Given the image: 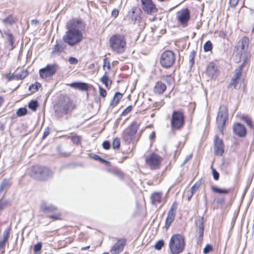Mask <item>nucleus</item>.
<instances>
[{"label":"nucleus","mask_w":254,"mask_h":254,"mask_svg":"<svg viewBox=\"0 0 254 254\" xmlns=\"http://www.w3.org/2000/svg\"><path fill=\"white\" fill-rule=\"evenodd\" d=\"M185 122L184 113L181 111H174L172 115L171 125L172 128L178 129L181 128Z\"/></svg>","instance_id":"4"},{"label":"nucleus","mask_w":254,"mask_h":254,"mask_svg":"<svg viewBox=\"0 0 254 254\" xmlns=\"http://www.w3.org/2000/svg\"><path fill=\"white\" fill-rule=\"evenodd\" d=\"M57 209V207L52 205L48 204L46 202H43L41 205V210L44 212H50L55 211Z\"/></svg>","instance_id":"23"},{"label":"nucleus","mask_w":254,"mask_h":254,"mask_svg":"<svg viewBox=\"0 0 254 254\" xmlns=\"http://www.w3.org/2000/svg\"><path fill=\"white\" fill-rule=\"evenodd\" d=\"M41 178L40 180L47 179L49 177L52 175V172L47 168L42 167Z\"/></svg>","instance_id":"25"},{"label":"nucleus","mask_w":254,"mask_h":254,"mask_svg":"<svg viewBox=\"0 0 254 254\" xmlns=\"http://www.w3.org/2000/svg\"><path fill=\"white\" fill-rule=\"evenodd\" d=\"M3 22L5 23H7V24H12L14 21V20L13 19V18L12 16H8L7 18H5L4 20H3Z\"/></svg>","instance_id":"44"},{"label":"nucleus","mask_w":254,"mask_h":254,"mask_svg":"<svg viewBox=\"0 0 254 254\" xmlns=\"http://www.w3.org/2000/svg\"><path fill=\"white\" fill-rule=\"evenodd\" d=\"M169 249L172 254H179L184 250L185 247V238L180 234L172 236L169 241Z\"/></svg>","instance_id":"3"},{"label":"nucleus","mask_w":254,"mask_h":254,"mask_svg":"<svg viewBox=\"0 0 254 254\" xmlns=\"http://www.w3.org/2000/svg\"><path fill=\"white\" fill-rule=\"evenodd\" d=\"M71 140L74 143L77 144L80 142V138L77 136H73L71 137Z\"/></svg>","instance_id":"49"},{"label":"nucleus","mask_w":254,"mask_h":254,"mask_svg":"<svg viewBox=\"0 0 254 254\" xmlns=\"http://www.w3.org/2000/svg\"><path fill=\"white\" fill-rule=\"evenodd\" d=\"M27 114V109L24 108H21L19 109L17 112L16 114L19 117L23 116Z\"/></svg>","instance_id":"38"},{"label":"nucleus","mask_w":254,"mask_h":254,"mask_svg":"<svg viewBox=\"0 0 254 254\" xmlns=\"http://www.w3.org/2000/svg\"><path fill=\"white\" fill-rule=\"evenodd\" d=\"M200 182H197L191 187L190 189L191 194L190 196L189 197V199H190L193 195L194 192L198 189L200 186Z\"/></svg>","instance_id":"30"},{"label":"nucleus","mask_w":254,"mask_h":254,"mask_svg":"<svg viewBox=\"0 0 254 254\" xmlns=\"http://www.w3.org/2000/svg\"><path fill=\"white\" fill-rule=\"evenodd\" d=\"M242 119L244 121H245L246 124H247V125L250 127V128H253V124H252V122L251 121V120H250V119L248 117H242Z\"/></svg>","instance_id":"41"},{"label":"nucleus","mask_w":254,"mask_h":254,"mask_svg":"<svg viewBox=\"0 0 254 254\" xmlns=\"http://www.w3.org/2000/svg\"><path fill=\"white\" fill-rule=\"evenodd\" d=\"M177 209V203L176 202H174L171 205V207H170L169 210L168 212L167 216L165 222V227L166 229L169 228V227L170 226L171 224L174 221L176 216Z\"/></svg>","instance_id":"10"},{"label":"nucleus","mask_w":254,"mask_h":254,"mask_svg":"<svg viewBox=\"0 0 254 254\" xmlns=\"http://www.w3.org/2000/svg\"><path fill=\"white\" fill-rule=\"evenodd\" d=\"M57 70V66L55 64L48 65L45 68L41 69L39 71L40 76L46 78L53 76Z\"/></svg>","instance_id":"12"},{"label":"nucleus","mask_w":254,"mask_h":254,"mask_svg":"<svg viewBox=\"0 0 254 254\" xmlns=\"http://www.w3.org/2000/svg\"><path fill=\"white\" fill-rule=\"evenodd\" d=\"M99 161H100V162H103V163H105L106 164H108L109 163V162H108L107 161H106V160L101 158V157H100V159H99Z\"/></svg>","instance_id":"62"},{"label":"nucleus","mask_w":254,"mask_h":254,"mask_svg":"<svg viewBox=\"0 0 254 254\" xmlns=\"http://www.w3.org/2000/svg\"><path fill=\"white\" fill-rule=\"evenodd\" d=\"M3 98L2 97L0 96V106L2 105V104L3 103Z\"/></svg>","instance_id":"64"},{"label":"nucleus","mask_w":254,"mask_h":254,"mask_svg":"<svg viewBox=\"0 0 254 254\" xmlns=\"http://www.w3.org/2000/svg\"><path fill=\"white\" fill-rule=\"evenodd\" d=\"M166 89V86L165 83L161 81L157 82L154 88V91L157 94H162Z\"/></svg>","instance_id":"21"},{"label":"nucleus","mask_w":254,"mask_h":254,"mask_svg":"<svg viewBox=\"0 0 254 254\" xmlns=\"http://www.w3.org/2000/svg\"><path fill=\"white\" fill-rule=\"evenodd\" d=\"M110 48L112 51L118 54L124 53L127 48L126 39L122 34H115L112 36L109 41Z\"/></svg>","instance_id":"2"},{"label":"nucleus","mask_w":254,"mask_h":254,"mask_svg":"<svg viewBox=\"0 0 254 254\" xmlns=\"http://www.w3.org/2000/svg\"><path fill=\"white\" fill-rule=\"evenodd\" d=\"M175 61L174 53L171 51H166L161 55L160 64L165 67H170L173 64Z\"/></svg>","instance_id":"6"},{"label":"nucleus","mask_w":254,"mask_h":254,"mask_svg":"<svg viewBox=\"0 0 254 254\" xmlns=\"http://www.w3.org/2000/svg\"><path fill=\"white\" fill-rule=\"evenodd\" d=\"M10 231V228H6L3 232L2 240L4 241L7 242L9 238V234Z\"/></svg>","instance_id":"32"},{"label":"nucleus","mask_w":254,"mask_h":254,"mask_svg":"<svg viewBox=\"0 0 254 254\" xmlns=\"http://www.w3.org/2000/svg\"><path fill=\"white\" fill-rule=\"evenodd\" d=\"M132 109V107L131 106H128L127 108H126L122 113L123 115H126L127 114L129 113Z\"/></svg>","instance_id":"47"},{"label":"nucleus","mask_w":254,"mask_h":254,"mask_svg":"<svg viewBox=\"0 0 254 254\" xmlns=\"http://www.w3.org/2000/svg\"><path fill=\"white\" fill-rule=\"evenodd\" d=\"M190 58V63L192 65L194 62V55L193 53L191 54Z\"/></svg>","instance_id":"57"},{"label":"nucleus","mask_w":254,"mask_h":254,"mask_svg":"<svg viewBox=\"0 0 254 254\" xmlns=\"http://www.w3.org/2000/svg\"><path fill=\"white\" fill-rule=\"evenodd\" d=\"M103 147L105 149H109L110 147V143L109 141H105L103 143Z\"/></svg>","instance_id":"50"},{"label":"nucleus","mask_w":254,"mask_h":254,"mask_svg":"<svg viewBox=\"0 0 254 254\" xmlns=\"http://www.w3.org/2000/svg\"><path fill=\"white\" fill-rule=\"evenodd\" d=\"M63 51V48L62 45L57 44L54 46L53 50L52 51V55L53 56L59 55Z\"/></svg>","instance_id":"28"},{"label":"nucleus","mask_w":254,"mask_h":254,"mask_svg":"<svg viewBox=\"0 0 254 254\" xmlns=\"http://www.w3.org/2000/svg\"><path fill=\"white\" fill-rule=\"evenodd\" d=\"M214 154L216 155L221 156L224 152V146L222 139L215 136L214 140Z\"/></svg>","instance_id":"14"},{"label":"nucleus","mask_w":254,"mask_h":254,"mask_svg":"<svg viewBox=\"0 0 254 254\" xmlns=\"http://www.w3.org/2000/svg\"><path fill=\"white\" fill-rule=\"evenodd\" d=\"M60 215L58 214V215H52L51 216V217L54 219H58L60 218Z\"/></svg>","instance_id":"60"},{"label":"nucleus","mask_w":254,"mask_h":254,"mask_svg":"<svg viewBox=\"0 0 254 254\" xmlns=\"http://www.w3.org/2000/svg\"><path fill=\"white\" fill-rule=\"evenodd\" d=\"M233 131L238 136L243 137L246 136L247 130L244 125L237 123L233 126Z\"/></svg>","instance_id":"16"},{"label":"nucleus","mask_w":254,"mask_h":254,"mask_svg":"<svg viewBox=\"0 0 254 254\" xmlns=\"http://www.w3.org/2000/svg\"><path fill=\"white\" fill-rule=\"evenodd\" d=\"M108 71H105L103 76L101 78L102 82L105 84L106 88H109L111 85L112 81L110 80L107 75Z\"/></svg>","instance_id":"27"},{"label":"nucleus","mask_w":254,"mask_h":254,"mask_svg":"<svg viewBox=\"0 0 254 254\" xmlns=\"http://www.w3.org/2000/svg\"><path fill=\"white\" fill-rule=\"evenodd\" d=\"M42 167L39 166H33L30 172V175L31 177L40 180L41 178Z\"/></svg>","instance_id":"18"},{"label":"nucleus","mask_w":254,"mask_h":254,"mask_svg":"<svg viewBox=\"0 0 254 254\" xmlns=\"http://www.w3.org/2000/svg\"><path fill=\"white\" fill-rule=\"evenodd\" d=\"M119 15V11L117 9H114L112 10V15L115 18L117 17V16Z\"/></svg>","instance_id":"54"},{"label":"nucleus","mask_w":254,"mask_h":254,"mask_svg":"<svg viewBox=\"0 0 254 254\" xmlns=\"http://www.w3.org/2000/svg\"><path fill=\"white\" fill-rule=\"evenodd\" d=\"M35 88L36 90H37L38 89V85H32V86H30V88Z\"/></svg>","instance_id":"63"},{"label":"nucleus","mask_w":254,"mask_h":254,"mask_svg":"<svg viewBox=\"0 0 254 254\" xmlns=\"http://www.w3.org/2000/svg\"><path fill=\"white\" fill-rule=\"evenodd\" d=\"M92 158L96 160H99V159H100V157L96 154L93 155Z\"/></svg>","instance_id":"59"},{"label":"nucleus","mask_w":254,"mask_h":254,"mask_svg":"<svg viewBox=\"0 0 254 254\" xmlns=\"http://www.w3.org/2000/svg\"><path fill=\"white\" fill-rule=\"evenodd\" d=\"M242 69H241V67H239L235 70V72L234 74V75L239 77V78H241L242 75Z\"/></svg>","instance_id":"46"},{"label":"nucleus","mask_w":254,"mask_h":254,"mask_svg":"<svg viewBox=\"0 0 254 254\" xmlns=\"http://www.w3.org/2000/svg\"><path fill=\"white\" fill-rule=\"evenodd\" d=\"M28 75V72L26 70H22L20 73L16 74L17 78L23 79Z\"/></svg>","instance_id":"37"},{"label":"nucleus","mask_w":254,"mask_h":254,"mask_svg":"<svg viewBox=\"0 0 254 254\" xmlns=\"http://www.w3.org/2000/svg\"><path fill=\"white\" fill-rule=\"evenodd\" d=\"M38 103L36 101H33L30 102L28 105L29 108L33 111H35L38 107Z\"/></svg>","instance_id":"36"},{"label":"nucleus","mask_w":254,"mask_h":254,"mask_svg":"<svg viewBox=\"0 0 254 254\" xmlns=\"http://www.w3.org/2000/svg\"><path fill=\"white\" fill-rule=\"evenodd\" d=\"M162 158L158 155L152 153L146 157L145 162L151 169L155 170L159 168Z\"/></svg>","instance_id":"7"},{"label":"nucleus","mask_w":254,"mask_h":254,"mask_svg":"<svg viewBox=\"0 0 254 254\" xmlns=\"http://www.w3.org/2000/svg\"><path fill=\"white\" fill-rule=\"evenodd\" d=\"M7 242L4 241L2 240H0V250L4 247L5 243Z\"/></svg>","instance_id":"55"},{"label":"nucleus","mask_w":254,"mask_h":254,"mask_svg":"<svg viewBox=\"0 0 254 254\" xmlns=\"http://www.w3.org/2000/svg\"><path fill=\"white\" fill-rule=\"evenodd\" d=\"M120 145V140L118 138H116L114 139L112 146L114 149H118Z\"/></svg>","instance_id":"39"},{"label":"nucleus","mask_w":254,"mask_h":254,"mask_svg":"<svg viewBox=\"0 0 254 254\" xmlns=\"http://www.w3.org/2000/svg\"><path fill=\"white\" fill-rule=\"evenodd\" d=\"M196 225L197 227L196 232L199 235V237L201 238L203 236L204 232V225L203 222V218L199 217L196 220Z\"/></svg>","instance_id":"20"},{"label":"nucleus","mask_w":254,"mask_h":254,"mask_svg":"<svg viewBox=\"0 0 254 254\" xmlns=\"http://www.w3.org/2000/svg\"><path fill=\"white\" fill-rule=\"evenodd\" d=\"M99 94L101 97L105 98L107 95V92L105 89L103 88L101 86H99Z\"/></svg>","instance_id":"42"},{"label":"nucleus","mask_w":254,"mask_h":254,"mask_svg":"<svg viewBox=\"0 0 254 254\" xmlns=\"http://www.w3.org/2000/svg\"><path fill=\"white\" fill-rule=\"evenodd\" d=\"M211 189L214 192L219 193L227 194L230 191V190L221 189L217 188L214 186H212Z\"/></svg>","instance_id":"31"},{"label":"nucleus","mask_w":254,"mask_h":254,"mask_svg":"<svg viewBox=\"0 0 254 254\" xmlns=\"http://www.w3.org/2000/svg\"><path fill=\"white\" fill-rule=\"evenodd\" d=\"M67 30L63 37V41L70 46L80 43L83 39L82 31L84 28L81 20H72L67 24Z\"/></svg>","instance_id":"1"},{"label":"nucleus","mask_w":254,"mask_h":254,"mask_svg":"<svg viewBox=\"0 0 254 254\" xmlns=\"http://www.w3.org/2000/svg\"><path fill=\"white\" fill-rule=\"evenodd\" d=\"M249 38L247 37L242 38L238 43L236 46L237 50L241 54L247 50L249 46Z\"/></svg>","instance_id":"15"},{"label":"nucleus","mask_w":254,"mask_h":254,"mask_svg":"<svg viewBox=\"0 0 254 254\" xmlns=\"http://www.w3.org/2000/svg\"><path fill=\"white\" fill-rule=\"evenodd\" d=\"M68 61L70 64H76L78 63L77 59L73 57L69 58Z\"/></svg>","instance_id":"51"},{"label":"nucleus","mask_w":254,"mask_h":254,"mask_svg":"<svg viewBox=\"0 0 254 254\" xmlns=\"http://www.w3.org/2000/svg\"><path fill=\"white\" fill-rule=\"evenodd\" d=\"M177 18L179 23L183 26L188 25V22L190 18V13L188 9H184L177 13Z\"/></svg>","instance_id":"9"},{"label":"nucleus","mask_w":254,"mask_h":254,"mask_svg":"<svg viewBox=\"0 0 254 254\" xmlns=\"http://www.w3.org/2000/svg\"><path fill=\"white\" fill-rule=\"evenodd\" d=\"M9 186V182L7 180H4L2 181L0 185V195L6 192V189Z\"/></svg>","instance_id":"26"},{"label":"nucleus","mask_w":254,"mask_h":254,"mask_svg":"<svg viewBox=\"0 0 254 254\" xmlns=\"http://www.w3.org/2000/svg\"><path fill=\"white\" fill-rule=\"evenodd\" d=\"M239 0H230V4L232 7H235L238 4Z\"/></svg>","instance_id":"52"},{"label":"nucleus","mask_w":254,"mask_h":254,"mask_svg":"<svg viewBox=\"0 0 254 254\" xmlns=\"http://www.w3.org/2000/svg\"><path fill=\"white\" fill-rule=\"evenodd\" d=\"M104 70L105 71H108V72L111 69V64L109 60L107 58H105L104 59V64L103 66Z\"/></svg>","instance_id":"33"},{"label":"nucleus","mask_w":254,"mask_h":254,"mask_svg":"<svg viewBox=\"0 0 254 254\" xmlns=\"http://www.w3.org/2000/svg\"><path fill=\"white\" fill-rule=\"evenodd\" d=\"M142 9L147 13L153 14L158 11L152 0H141Z\"/></svg>","instance_id":"11"},{"label":"nucleus","mask_w":254,"mask_h":254,"mask_svg":"<svg viewBox=\"0 0 254 254\" xmlns=\"http://www.w3.org/2000/svg\"><path fill=\"white\" fill-rule=\"evenodd\" d=\"M162 196V192H155L153 193L151 196V203L154 205L161 203L163 200Z\"/></svg>","instance_id":"19"},{"label":"nucleus","mask_w":254,"mask_h":254,"mask_svg":"<svg viewBox=\"0 0 254 254\" xmlns=\"http://www.w3.org/2000/svg\"><path fill=\"white\" fill-rule=\"evenodd\" d=\"M139 127V125L136 122H133L132 124L127 127L123 133L124 139L127 141H130L133 139Z\"/></svg>","instance_id":"8"},{"label":"nucleus","mask_w":254,"mask_h":254,"mask_svg":"<svg viewBox=\"0 0 254 254\" xmlns=\"http://www.w3.org/2000/svg\"><path fill=\"white\" fill-rule=\"evenodd\" d=\"M212 251V247L210 245H207L203 249L204 254H208L210 252Z\"/></svg>","instance_id":"45"},{"label":"nucleus","mask_w":254,"mask_h":254,"mask_svg":"<svg viewBox=\"0 0 254 254\" xmlns=\"http://www.w3.org/2000/svg\"><path fill=\"white\" fill-rule=\"evenodd\" d=\"M228 119V109L225 106H221L219 109L216 123L219 130L223 134V128Z\"/></svg>","instance_id":"5"},{"label":"nucleus","mask_w":254,"mask_h":254,"mask_svg":"<svg viewBox=\"0 0 254 254\" xmlns=\"http://www.w3.org/2000/svg\"><path fill=\"white\" fill-rule=\"evenodd\" d=\"M69 85L72 88L78 89L82 91H86L88 89L87 84L83 82H72Z\"/></svg>","instance_id":"22"},{"label":"nucleus","mask_w":254,"mask_h":254,"mask_svg":"<svg viewBox=\"0 0 254 254\" xmlns=\"http://www.w3.org/2000/svg\"><path fill=\"white\" fill-rule=\"evenodd\" d=\"M126 243V240L124 239L118 240L111 249V254H119L121 253L123 251Z\"/></svg>","instance_id":"13"},{"label":"nucleus","mask_w":254,"mask_h":254,"mask_svg":"<svg viewBox=\"0 0 254 254\" xmlns=\"http://www.w3.org/2000/svg\"><path fill=\"white\" fill-rule=\"evenodd\" d=\"M247 59H245L243 63H242V64L239 66V67H241V69H243V67L245 66V65L247 63Z\"/></svg>","instance_id":"61"},{"label":"nucleus","mask_w":254,"mask_h":254,"mask_svg":"<svg viewBox=\"0 0 254 254\" xmlns=\"http://www.w3.org/2000/svg\"><path fill=\"white\" fill-rule=\"evenodd\" d=\"M212 49V43L210 41H208L204 44L203 46V50L205 52L210 51Z\"/></svg>","instance_id":"35"},{"label":"nucleus","mask_w":254,"mask_h":254,"mask_svg":"<svg viewBox=\"0 0 254 254\" xmlns=\"http://www.w3.org/2000/svg\"><path fill=\"white\" fill-rule=\"evenodd\" d=\"M5 203L2 202H0V211L4 208Z\"/></svg>","instance_id":"58"},{"label":"nucleus","mask_w":254,"mask_h":254,"mask_svg":"<svg viewBox=\"0 0 254 254\" xmlns=\"http://www.w3.org/2000/svg\"><path fill=\"white\" fill-rule=\"evenodd\" d=\"M164 242L163 240L158 241L155 245L154 248L157 250L161 249L162 247L164 246Z\"/></svg>","instance_id":"40"},{"label":"nucleus","mask_w":254,"mask_h":254,"mask_svg":"<svg viewBox=\"0 0 254 254\" xmlns=\"http://www.w3.org/2000/svg\"><path fill=\"white\" fill-rule=\"evenodd\" d=\"M191 157H192L191 154L188 155L185 158L184 164H185L186 163H187L190 158H191Z\"/></svg>","instance_id":"56"},{"label":"nucleus","mask_w":254,"mask_h":254,"mask_svg":"<svg viewBox=\"0 0 254 254\" xmlns=\"http://www.w3.org/2000/svg\"><path fill=\"white\" fill-rule=\"evenodd\" d=\"M50 129L49 127L46 128L44 132L43 138H46L50 134Z\"/></svg>","instance_id":"53"},{"label":"nucleus","mask_w":254,"mask_h":254,"mask_svg":"<svg viewBox=\"0 0 254 254\" xmlns=\"http://www.w3.org/2000/svg\"><path fill=\"white\" fill-rule=\"evenodd\" d=\"M70 106V103L69 102L61 105L59 107L58 110L56 111L57 114L58 115L59 112H60L62 114H66L68 110H69Z\"/></svg>","instance_id":"24"},{"label":"nucleus","mask_w":254,"mask_h":254,"mask_svg":"<svg viewBox=\"0 0 254 254\" xmlns=\"http://www.w3.org/2000/svg\"><path fill=\"white\" fill-rule=\"evenodd\" d=\"M211 169H212V172L213 178L215 180H218L219 178V173L216 171V170L213 168L212 166H211Z\"/></svg>","instance_id":"43"},{"label":"nucleus","mask_w":254,"mask_h":254,"mask_svg":"<svg viewBox=\"0 0 254 254\" xmlns=\"http://www.w3.org/2000/svg\"><path fill=\"white\" fill-rule=\"evenodd\" d=\"M42 248V244L41 243H38L36 244L34 247V251L35 252H39Z\"/></svg>","instance_id":"48"},{"label":"nucleus","mask_w":254,"mask_h":254,"mask_svg":"<svg viewBox=\"0 0 254 254\" xmlns=\"http://www.w3.org/2000/svg\"><path fill=\"white\" fill-rule=\"evenodd\" d=\"M241 78H239L238 76H236L235 75H233L231 82L229 83V86H233L235 88H237L238 86V83L239 81V80H240Z\"/></svg>","instance_id":"29"},{"label":"nucleus","mask_w":254,"mask_h":254,"mask_svg":"<svg viewBox=\"0 0 254 254\" xmlns=\"http://www.w3.org/2000/svg\"><path fill=\"white\" fill-rule=\"evenodd\" d=\"M206 73L208 76L211 78L217 76L218 74L217 66L214 63H210L207 66Z\"/></svg>","instance_id":"17"},{"label":"nucleus","mask_w":254,"mask_h":254,"mask_svg":"<svg viewBox=\"0 0 254 254\" xmlns=\"http://www.w3.org/2000/svg\"><path fill=\"white\" fill-rule=\"evenodd\" d=\"M122 94L119 92H117L115 94L113 101L111 102V105L118 104L119 101L122 98Z\"/></svg>","instance_id":"34"}]
</instances>
